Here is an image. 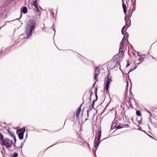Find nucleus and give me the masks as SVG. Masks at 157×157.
Masks as SVG:
<instances>
[{"mask_svg": "<svg viewBox=\"0 0 157 157\" xmlns=\"http://www.w3.org/2000/svg\"><path fill=\"white\" fill-rule=\"evenodd\" d=\"M35 25V21L34 20H30L27 24L26 27L25 33L23 34L20 35L19 36L18 39L21 40L25 39H27L28 38L31 36L32 35V32L33 30H35L34 26Z\"/></svg>", "mask_w": 157, "mask_h": 157, "instance_id": "nucleus-1", "label": "nucleus"}, {"mask_svg": "<svg viewBox=\"0 0 157 157\" xmlns=\"http://www.w3.org/2000/svg\"><path fill=\"white\" fill-rule=\"evenodd\" d=\"M120 57V56L119 54L114 56L112 59L108 63V68L111 69L116 67L117 64L120 65L119 63Z\"/></svg>", "mask_w": 157, "mask_h": 157, "instance_id": "nucleus-2", "label": "nucleus"}, {"mask_svg": "<svg viewBox=\"0 0 157 157\" xmlns=\"http://www.w3.org/2000/svg\"><path fill=\"white\" fill-rule=\"evenodd\" d=\"M25 131V128L24 127L17 131L16 132L20 140L23 139L24 133Z\"/></svg>", "mask_w": 157, "mask_h": 157, "instance_id": "nucleus-3", "label": "nucleus"}, {"mask_svg": "<svg viewBox=\"0 0 157 157\" xmlns=\"http://www.w3.org/2000/svg\"><path fill=\"white\" fill-rule=\"evenodd\" d=\"M5 144L3 145L6 147L7 148L9 147L10 148L11 145L13 144V142L12 140H10L8 138H5Z\"/></svg>", "mask_w": 157, "mask_h": 157, "instance_id": "nucleus-4", "label": "nucleus"}, {"mask_svg": "<svg viewBox=\"0 0 157 157\" xmlns=\"http://www.w3.org/2000/svg\"><path fill=\"white\" fill-rule=\"evenodd\" d=\"M105 79L106 80V82L105 84V89L106 92L107 93V91H108L109 92L108 89L110 82L112 81V79L111 77H109V75H107L105 78Z\"/></svg>", "mask_w": 157, "mask_h": 157, "instance_id": "nucleus-5", "label": "nucleus"}, {"mask_svg": "<svg viewBox=\"0 0 157 157\" xmlns=\"http://www.w3.org/2000/svg\"><path fill=\"white\" fill-rule=\"evenodd\" d=\"M95 71L94 73V79L96 80V82L98 81V79H97V77L99 75V73L100 71L99 67H95Z\"/></svg>", "mask_w": 157, "mask_h": 157, "instance_id": "nucleus-6", "label": "nucleus"}, {"mask_svg": "<svg viewBox=\"0 0 157 157\" xmlns=\"http://www.w3.org/2000/svg\"><path fill=\"white\" fill-rule=\"evenodd\" d=\"M0 140L2 143V145H4L3 144H5V140L3 135L0 132Z\"/></svg>", "mask_w": 157, "mask_h": 157, "instance_id": "nucleus-7", "label": "nucleus"}, {"mask_svg": "<svg viewBox=\"0 0 157 157\" xmlns=\"http://www.w3.org/2000/svg\"><path fill=\"white\" fill-rule=\"evenodd\" d=\"M83 101L82 103L81 104V105L80 106L79 108L78 109V111H77L76 114V116L77 118H78V117L80 113V112L81 111V106L84 103V101L83 100Z\"/></svg>", "mask_w": 157, "mask_h": 157, "instance_id": "nucleus-8", "label": "nucleus"}, {"mask_svg": "<svg viewBox=\"0 0 157 157\" xmlns=\"http://www.w3.org/2000/svg\"><path fill=\"white\" fill-rule=\"evenodd\" d=\"M126 30V29L125 31H121L122 34L124 36V37H125L127 39L128 37V34L127 32H126L125 31Z\"/></svg>", "mask_w": 157, "mask_h": 157, "instance_id": "nucleus-9", "label": "nucleus"}, {"mask_svg": "<svg viewBox=\"0 0 157 157\" xmlns=\"http://www.w3.org/2000/svg\"><path fill=\"white\" fill-rule=\"evenodd\" d=\"M28 11L27 8L26 7H22V10L21 11V12H22L24 14H26L27 13Z\"/></svg>", "mask_w": 157, "mask_h": 157, "instance_id": "nucleus-10", "label": "nucleus"}, {"mask_svg": "<svg viewBox=\"0 0 157 157\" xmlns=\"http://www.w3.org/2000/svg\"><path fill=\"white\" fill-rule=\"evenodd\" d=\"M145 54H143L142 55H139V60L141 62L143 61L144 59V56H145Z\"/></svg>", "mask_w": 157, "mask_h": 157, "instance_id": "nucleus-11", "label": "nucleus"}, {"mask_svg": "<svg viewBox=\"0 0 157 157\" xmlns=\"http://www.w3.org/2000/svg\"><path fill=\"white\" fill-rule=\"evenodd\" d=\"M124 19V21H125V26H128V27L126 28H127L128 27H129L130 26V25H128L129 22H128L127 21V18H126V16H125V17Z\"/></svg>", "mask_w": 157, "mask_h": 157, "instance_id": "nucleus-12", "label": "nucleus"}, {"mask_svg": "<svg viewBox=\"0 0 157 157\" xmlns=\"http://www.w3.org/2000/svg\"><path fill=\"white\" fill-rule=\"evenodd\" d=\"M124 48V45H121L120 44V47L119 48V52H121V53H122L123 51H121V50H122Z\"/></svg>", "mask_w": 157, "mask_h": 157, "instance_id": "nucleus-13", "label": "nucleus"}, {"mask_svg": "<svg viewBox=\"0 0 157 157\" xmlns=\"http://www.w3.org/2000/svg\"><path fill=\"white\" fill-rule=\"evenodd\" d=\"M122 124H120L119 125L115 126V127L117 129H119L123 128H124V127L121 125Z\"/></svg>", "mask_w": 157, "mask_h": 157, "instance_id": "nucleus-14", "label": "nucleus"}, {"mask_svg": "<svg viewBox=\"0 0 157 157\" xmlns=\"http://www.w3.org/2000/svg\"><path fill=\"white\" fill-rule=\"evenodd\" d=\"M101 130H99L98 131V140H101Z\"/></svg>", "mask_w": 157, "mask_h": 157, "instance_id": "nucleus-15", "label": "nucleus"}, {"mask_svg": "<svg viewBox=\"0 0 157 157\" xmlns=\"http://www.w3.org/2000/svg\"><path fill=\"white\" fill-rule=\"evenodd\" d=\"M136 115L139 117L141 116V113L140 110H137L136 112Z\"/></svg>", "mask_w": 157, "mask_h": 157, "instance_id": "nucleus-16", "label": "nucleus"}, {"mask_svg": "<svg viewBox=\"0 0 157 157\" xmlns=\"http://www.w3.org/2000/svg\"><path fill=\"white\" fill-rule=\"evenodd\" d=\"M96 101H97L95 100L94 99L92 101V104L91 105V108H92L95 109V108H94V103Z\"/></svg>", "mask_w": 157, "mask_h": 157, "instance_id": "nucleus-17", "label": "nucleus"}, {"mask_svg": "<svg viewBox=\"0 0 157 157\" xmlns=\"http://www.w3.org/2000/svg\"><path fill=\"white\" fill-rule=\"evenodd\" d=\"M8 132H9V134L10 135V136L12 137H13L15 136L14 135L13 133L12 132H10L9 130H8Z\"/></svg>", "mask_w": 157, "mask_h": 157, "instance_id": "nucleus-18", "label": "nucleus"}, {"mask_svg": "<svg viewBox=\"0 0 157 157\" xmlns=\"http://www.w3.org/2000/svg\"><path fill=\"white\" fill-rule=\"evenodd\" d=\"M43 9L40 6H39L38 9H36V11L38 12V13H40V10H42Z\"/></svg>", "mask_w": 157, "mask_h": 157, "instance_id": "nucleus-19", "label": "nucleus"}, {"mask_svg": "<svg viewBox=\"0 0 157 157\" xmlns=\"http://www.w3.org/2000/svg\"><path fill=\"white\" fill-rule=\"evenodd\" d=\"M33 5L34 6H37V5H38L36 0H35L33 1Z\"/></svg>", "mask_w": 157, "mask_h": 157, "instance_id": "nucleus-20", "label": "nucleus"}, {"mask_svg": "<svg viewBox=\"0 0 157 157\" xmlns=\"http://www.w3.org/2000/svg\"><path fill=\"white\" fill-rule=\"evenodd\" d=\"M123 4H122V8L123 9L125 10L126 9V6L125 4L124 3V2L123 1Z\"/></svg>", "mask_w": 157, "mask_h": 157, "instance_id": "nucleus-21", "label": "nucleus"}, {"mask_svg": "<svg viewBox=\"0 0 157 157\" xmlns=\"http://www.w3.org/2000/svg\"><path fill=\"white\" fill-rule=\"evenodd\" d=\"M92 110V108H89V109L88 110H87V117H89V113H88V112H89V111H90Z\"/></svg>", "mask_w": 157, "mask_h": 157, "instance_id": "nucleus-22", "label": "nucleus"}, {"mask_svg": "<svg viewBox=\"0 0 157 157\" xmlns=\"http://www.w3.org/2000/svg\"><path fill=\"white\" fill-rule=\"evenodd\" d=\"M140 118H141L140 119H139H139L138 118H137V120L138 122V123L140 124H141V117Z\"/></svg>", "mask_w": 157, "mask_h": 157, "instance_id": "nucleus-23", "label": "nucleus"}, {"mask_svg": "<svg viewBox=\"0 0 157 157\" xmlns=\"http://www.w3.org/2000/svg\"><path fill=\"white\" fill-rule=\"evenodd\" d=\"M130 63H131L130 62H129L128 60L127 61V65H126V67L127 68L129 66Z\"/></svg>", "mask_w": 157, "mask_h": 157, "instance_id": "nucleus-24", "label": "nucleus"}, {"mask_svg": "<svg viewBox=\"0 0 157 157\" xmlns=\"http://www.w3.org/2000/svg\"><path fill=\"white\" fill-rule=\"evenodd\" d=\"M17 153L16 152H15L13 154L12 157H17Z\"/></svg>", "mask_w": 157, "mask_h": 157, "instance_id": "nucleus-25", "label": "nucleus"}, {"mask_svg": "<svg viewBox=\"0 0 157 157\" xmlns=\"http://www.w3.org/2000/svg\"><path fill=\"white\" fill-rule=\"evenodd\" d=\"M134 69H134V68H131L130 69V71H129L128 72V77H129V75H128L129 73L130 72H131V71H133Z\"/></svg>", "mask_w": 157, "mask_h": 157, "instance_id": "nucleus-26", "label": "nucleus"}, {"mask_svg": "<svg viewBox=\"0 0 157 157\" xmlns=\"http://www.w3.org/2000/svg\"><path fill=\"white\" fill-rule=\"evenodd\" d=\"M107 138H104V139H103L102 140H101V141H100V140H99H99H98V142H97L96 143H98V144H100V143L101 142V141H103V140H105V139H107Z\"/></svg>", "mask_w": 157, "mask_h": 157, "instance_id": "nucleus-27", "label": "nucleus"}, {"mask_svg": "<svg viewBox=\"0 0 157 157\" xmlns=\"http://www.w3.org/2000/svg\"><path fill=\"white\" fill-rule=\"evenodd\" d=\"M146 135L148 136L150 138H152V139H154L155 140H156L155 139H154L152 136H151L147 134V133H146Z\"/></svg>", "mask_w": 157, "mask_h": 157, "instance_id": "nucleus-28", "label": "nucleus"}, {"mask_svg": "<svg viewBox=\"0 0 157 157\" xmlns=\"http://www.w3.org/2000/svg\"><path fill=\"white\" fill-rule=\"evenodd\" d=\"M128 102L129 104V106L130 107L132 108V104L131 103V102L129 100V101H128Z\"/></svg>", "mask_w": 157, "mask_h": 157, "instance_id": "nucleus-29", "label": "nucleus"}, {"mask_svg": "<svg viewBox=\"0 0 157 157\" xmlns=\"http://www.w3.org/2000/svg\"><path fill=\"white\" fill-rule=\"evenodd\" d=\"M99 145V144H98V143H94V147L95 148H96V147L98 146Z\"/></svg>", "mask_w": 157, "mask_h": 157, "instance_id": "nucleus-30", "label": "nucleus"}, {"mask_svg": "<svg viewBox=\"0 0 157 157\" xmlns=\"http://www.w3.org/2000/svg\"><path fill=\"white\" fill-rule=\"evenodd\" d=\"M97 90H98V88H97V87H96V88H95V90L94 91L95 95H96L97 94Z\"/></svg>", "mask_w": 157, "mask_h": 157, "instance_id": "nucleus-31", "label": "nucleus"}, {"mask_svg": "<svg viewBox=\"0 0 157 157\" xmlns=\"http://www.w3.org/2000/svg\"><path fill=\"white\" fill-rule=\"evenodd\" d=\"M20 41H21V40H19L18 39L17 41H15V44H17Z\"/></svg>", "mask_w": 157, "mask_h": 157, "instance_id": "nucleus-32", "label": "nucleus"}, {"mask_svg": "<svg viewBox=\"0 0 157 157\" xmlns=\"http://www.w3.org/2000/svg\"><path fill=\"white\" fill-rule=\"evenodd\" d=\"M129 126L128 125V124H124L122 125V126L124 127H127Z\"/></svg>", "mask_w": 157, "mask_h": 157, "instance_id": "nucleus-33", "label": "nucleus"}, {"mask_svg": "<svg viewBox=\"0 0 157 157\" xmlns=\"http://www.w3.org/2000/svg\"><path fill=\"white\" fill-rule=\"evenodd\" d=\"M124 41H122V40L121 42H120V44L124 45Z\"/></svg>", "mask_w": 157, "mask_h": 157, "instance_id": "nucleus-34", "label": "nucleus"}, {"mask_svg": "<svg viewBox=\"0 0 157 157\" xmlns=\"http://www.w3.org/2000/svg\"><path fill=\"white\" fill-rule=\"evenodd\" d=\"M127 26H125V25L122 28V30H121V31H124V29L125 28V27H126Z\"/></svg>", "mask_w": 157, "mask_h": 157, "instance_id": "nucleus-35", "label": "nucleus"}, {"mask_svg": "<svg viewBox=\"0 0 157 157\" xmlns=\"http://www.w3.org/2000/svg\"><path fill=\"white\" fill-rule=\"evenodd\" d=\"M49 12H50L51 13V14L52 15H54V13L53 12H52V10H49Z\"/></svg>", "mask_w": 157, "mask_h": 157, "instance_id": "nucleus-36", "label": "nucleus"}, {"mask_svg": "<svg viewBox=\"0 0 157 157\" xmlns=\"http://www.w3.org/2000/svg\"><path fill=\"white\" fill-rule=\"evenodd\" d=\"M138 126L139 127V128H138V130L141 131H143V130H142V128L140 127L139 125H138Z\"/></svg>", "mask_w": 157, "mask_h": 157, "instance_id": "nucleus-37", "label": "nucleus"}, {"mask_svg": "<svg viewBox=\"0 0 157 157\" xmlns=\"http://www.w3.org/2000/svg\"><path fill=\"white\" fill-rule=\"evenodd\" d=\"M126 38L125 37H124L122 40V41H124L125 42L126 40Z\"/></svg>", "mask_w": 157, "mask_h": 157, "instance_id": "nucleus-38", "label": "nucleus"}, {"mask_svg": "<svg viewBox=\"0 0 157 157\" xmlns=\"http://www.w3.org/2000/svg\"><path fill=\"white\" fill-rule=\"evenodd\" d=\"M91 100H92L91 97V96H90V97L89 98V100L90 101L89 103L91 102Z\"/></svg>", "mask_w": 157, "mask_h": 157, "instance_id": "nucleus-39", "label": "nucleus"}, {"mask_svg": "<svg viewBox=\"0 0 157 157\" xmlns=\"http://www.w3.org/2000/svg\"><path fill=\"white\" fill-rule=\"evenodd\" d=\"M13 138L14 141L15 143H16V139L15 136Z\"/></svg>", "mask_w": 157, "mask_h": 157, "instance_id": "nucleus-40", "label": "nucleus"}, {"mask_svg": "<svg viewBox=\"0 0 157 157\" xmlns=\"http://www.w3.org/2000/svg\"><path fill=\"white\" fill-rule=\"evenodd\" d=\"M95 95V96L96 98L94 100H95L97 101V100L98 99V96L97 94L96 95Z\"/></svg>", "mask_w": 157, "mask_h": 157, "instance_id": "nucleus-41", "label": "nucleus"}, {"mask_svg": "<svg viewBox=\"0 0 157 157\" xmlns=\"http://www.w3.org/2000/svg\"><path fill=\"white\" fill-rule=\"evenodd\" d=\"M136 65H137V64H135V65L134 67V69H136L137 68V66Z\"/></svg>", "mask_w": 157, "mask_h": 157, "instance_id": "nucleus-42", "label": "nucleus"}, {"mask_svg": "<svg viewBox=\"0 0 157 157\" xmlns=\"http://www.w3.org/2000/svg\"><path fill=\"white\" fill-rule=\"evenodd\" d=\"M126 9H125V10L123 9L124 13L126 15Z\"/></svg>", "mask_w": 157, "mask_h": 157, "instance_id": "nucleus-43", "label": "nucleus"}, {"mask_svg": "<svg viewBox=\"0 0 157 157\" xmlns=\"http://www.w3.org/2000/svg\"><path fill=\"white\" fill-rule=\"evenodd\" d=\"M23 144H24V143H22L20 147H19V148L20 147L22 148V147H23Z\"/></svg>", "mask_w": 157, "mask_h": 157, "instance_id": "nucleus-44", "label": "nucleus"}, {"mask_svg": "<svg viewBox=\"0 0 157 157\" xmlns=\"http://www.w3.org/2000/svg\"><path fill=\"white\" fill-rule=\"evenodd\" d=\"M39 6L38 5H37V6H34L35 8H36V9H38V8Z\"/></svg>", "mask_w": 157, "mask_h": 157, "instance_id": "nucleus-45", "label": "nucleus"}, {"mask_svg": "<svg viewBox=\"0 0 157 157\" xmlns=\"http://www.w3.org/2000/svg\"><path fill=\"white\" fill-rule=\"evenodd\" d=\"M128 82L127 83V85H126V90H127V89H128Z\"/></svg>", "mask_w": 157, "mask_h": 157, "instance_id": "nucleus-46", "label": "nucleus"}, {"mask_svg": "<svg viewBox=\"0 0 157 157\" xmlns=\"http://www.w3.org/2000/svg\"><path fill=\"white\" fill-rule=\"evenodd\" d=\"M146 111L149 114H151V113L149 111H148L146 109Z\"/></svg>", "mask_w": 157, "mask_h": 157, "instance_id": "nucleus-47", "label": "nucleus"}, {"mask_svg": "<svg viewBox=\"0 0 157 157\" xmlns=\"http://www.w3.org/2000/svg\"><path fill=\"white\" fill-rule=\"evenodd\" d=\"M1 153H2V156L3 157H5V156L3 155V151H1Z\"/></svg>", "mask_w": 157, "mask_h": 157, "instance_id": "nucleus-48", "label": "nucleus"}, {"mask_svg": "<svg viewBox=\"0 0 157 157\" xmlns=\"http://www.w3.org/2000/svg\"><path fill=\"white\" fill-rule=\"evenodd\" d=\"M84 140H83L82 139H81V140L80 141L81 143H84Z\"/></svg>", "mask_w": 157, "mask_h": 157, "instance_id": "nucleus-49", "label": "nucleus"}, {"mask_svg": "<svg viewBox=\"0 0 157 157\" xmlns=\"http://www.w3.org/2000/svg\"><path fill=\"white\" fill-rule=\"evenodd\" d=\"M96 81L95 82H94V83L93 85V87L94 86V85H95V84L96 83Z\"/></svg>", "mask_w": 157, "mask_h": 157, "instance_id": "nucleus-50", "label": "nucleus"}, {"mask_svg": "<svg viewBox=\"0 0 157 157\" xmlns=\"http://www.w3.org/2000/svg\"><path fill=\"white\" fill-rule=\"evenodd\" d=\"M130 83H131V86H130V92L131 93V83L130 82Z\"/></svg>", "mask_w": 157, "mask_h": 157, "instance_id": "nucleus-51", "label": "nucleus"}, {"mask_svg": "<svg viewBox=\"0 0 157 157\" xmlns=\"http://www.w3.org/2000/svg\"><path fill=\"white\" fill-rule=\"evenodd\" d=\"M53 30L54 31V35H55V34L56 31H55V29L54 28H53Z\"/></svg>", "mask_w": 157, "mask_h": 157, "instance_id": "nucleus-52", "label": "nucleus"}, {"mask_svg": "<svg viewBox=\"0 0 157 157\" xmlns=\"http://www.w3.org/2000/svg\"><path fill=\"white\" fill-rule=\"evenodd\" d=\"M141 62H139L137 63H136L137 64L136 65L138 66L139 64H140V63Z\"/></svg>", "mask_w": 157, "mask_h": 157, "instance_id": "nucleus-53", "label": "nucleus"}, {"mask_svg": "<svg viewBox=\"0 0 157 157\" xmlns=\"http://www.w3.org/2000/svg\"><path fill=\"white\" fill-rule=\"evenodd\" d=\"M89 92L90 94L91 93H92V92L91 90H89Z\"/></svg>", "mask_w": 157, "mask_h": 157, "instance_id": "nucleus-54", "label": "nucleus"}, {"mask_svg": "<svg viewBox=\"0 0 157 157\" xmlns=\"http://www.w3.org/2000/svg\"><path fill=\"white\" fill-rule=\"evenodd\" d=\"M89 108H91V105H89Z\"/></svg>", "mask_w": 157, "mask_h": 157, "instance_id": "nucleus-55", "label": "nucleus"}, {"mask_svg": "<svg viewBox=\"0 0 157 157\" xmlns=\"http://www.w3.org/2000/svg\"><path fill=\"white\" fill-rule=\"evenodd\" d=\"M149 120L151 122V119H150V117H149Z\"/></svg>", "mask_w": 157, "mask_h": 157, "instance_id": "nucleus-56", "label": "nucleus"}, {"mask_svg": "<svg viewBox=\"0 0 157 157\" xmlns=\"http://www.w3.org/2000/svg\"><path fill=\"white\" fill-rule=\"evenodd\" d=\"M139 53H140L139 52H137V54L138 56H139V55H140V54H139Z\"/></svg>", "mask_w": 157, "mask_h": 157, "instance_id": "nucleus-57", "label": "nucleus"}, {"mask_svg": "<svg viewBox=\"0 0 157 157\" xmlns=\"http://www.w3.org/2000/svg\"><path fill=\"white\" fill-rule=\"evenodd\" d=\"M27 136H28V134H27V133L26 135L25 138H27Z\"/></svg>", "mask_w": 157, "mask_h": 157, "instance_id": "nucleus-58", "label": "nucleus"}, {"mask_svg": "<svg viewBox=\"0 0 157 157\" xmlns=\"http://www.w3.org/2000/svg\"><path fill=\"white\" fill-rule=\"evenodd\" d=\"M36 17H34V19L36 18L35 21H36V19H37V16H36Z\"/></svg>", "mask_w": 157, "mask_h": 157, "instance_id": "nucleus-59", "label": "nucleus"}, {"mask_svg": "<svg viewBox=\"0 0 157 157\" xmlns=\"http://www.w3.org/2000/svg\"><path fill=\"white\" fill-rule=\"evenodd\" d=\"M22 13H21V16H20V18L21 17V16H22Z\"/></svg>", "mask_w": 157, "mask_h": 157, "instance_id": "nucleus-60", "label": "nucleus"}, {"mask_svg": "<svg viewBox=\"0 0 157 157\" xmlns=\"http://www.w3.org/2000/svg\"><path fill=\"white\" fill-rule=\"evenodd\" d=\"M142 132H144V133H145L146 134V132L144 131H142Z\"/></svg>", "mask_w": 157, "mask_h": 157, "instance_id": "nucleus-61", "label": "nucleus"}, {"mask_svg": "<svg viewBox=\"0 0 157 157\" xmlns=\"http://www.w3.org/2000/svg\"><path fill=\"white\" fill-rule=\"evenodd\" d=\"M92 95V93H91L90 94V96H91V97Z\"/></svg>", "mask_w": 157, "mask_h": 157, "instance_id": "nucleus-62", "label": "nucleus"}, {"mask_svg": "<svg viewBox=\"0 0 157 157\" xmlns=\"http://www.w3.org/2000/svg\"><path fill=\"white\" fill-rule=\"evenodd\" d=\"M151 57H152V58L153 59H154V58L153 56H151Z\"/></svg>", "mask_w": 157, "mask_h": 157, "instance_id": "nucleus-63", "label": "nucleus"}, {"mask_svg": "<svg viewBox=\"0 0 157 157\" xmlns=\"http://www.w3.org/2000/svg\"><path fill=\"white\" fill-rule=\"evenodd\" d=\"M54 26V25H53L52 27H51V28H53V27Z\"/></svg>", "mask_w": 157, "mask_h": 157, "instance_id": "nucleus-64", "label": "nucleus"}]
</instances>
